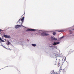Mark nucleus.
I'll return each mask as SVG.
<instances>
[{"mask_svg":"<svg viewBox=\"0 0 74 74\" xmlns=\"http://www.w3.org/2000/svg\"><path fill=\"white\" fill-rule=\"evenodd\" d=\"M21 25H16L15 26V29H18V28H19V27H21V26H23V27H24V26L22 25V23L21 24Z\"/></svg>","mask_w":74,"mask_h":74,"instance_id":"f257e3e1","label":"nucleus"},{"mask_svg":"<svg viewBox=\"0 0 74 74\" xmlns=\"http://www.w3.org/2000/svg\"><path fill=\"white\" fill-rule=\"evenodd\" d=\"M41 35H42V36H49V34H46L44 32H43L41 33Z\"/></svg>","mask_w":74,"mask_h":74,"instance_id":"f03ea898","label":"nucleus"},{"mask_svg":"<svg viewBox=\"0 0 74 74\" xmlns=\"http://www.w3.org/2000/svg\"><path fill=\"white\" fill-rule=\"evenodd\" d=\"M35 30H36V29H27V32H30L31 31H35Z\"/></svg>","mask_w":74,"mask_h":74,"instance_id":"7ed1b4c3","label":"nucleus"},{"mask_svg":"<svg viewBox=\"0 0 74 74\" xmlns=\"http://www.w3.org/2000/svg\"><path fill=\"white\" fill-rule=\"evenodd\" d=\"M3 37H5V38H11V37H10L9 36L5 34H4L3 35Z\"/></svg>","mask_w":74,"mask_h":74,"instance_id":"20e7f679","label":"nucleus"},{"mask_svg":"<svg viewBox=\"0 0 74 74\" xmlns=\"http://www.w3.org/2000/svg\"><path fill=\"white\" fill-rule=\"evenodd\" d=\"M51 39L52 40H57V38H55V37H54L52 36L51 37Z\"/></svg>","mask_w":74,"mask_h":74,"instance_id":"39448f33","label":"nucleus"},{"mask_svg":"<svg viewBox=\"0 0 74 74\" xmlns=\"http://www.w3.org/2000/svg\"><path fill=\"white\" fill-rule=\"evenodd\" d=\"M59 44V42H55L53 44V45H56Z\"/></svg>","mask_w":74,"mask_h":74,"instance_id":"423d86ee","label":"nucleus"},{"mask_svg":"<svg viewBox=\"0 0 74 74\" xmlns=\"http://www.w3.org/2000/svg\"><path fill=\"white\" fill-rule=\"evenodd\" d=\"M24 18H25V17L24 16L21 19V21L23 22L24 21Z\"/></svg>","mask_w":74,"mask_h":74,"instance_id":"0eeeda50","label":"nucleus"},{"mask_svg":"<svg viewBox=\"0 0 74 74\" xmlns=\"http://www.w3.org/2000/svg\"><path fill=\"white\" fill-rule=\"evenodd\" d=\"M58 74V72H56V73H55V72H54V71H53V72L51 73V74Z\"/></svg>","mask_w":74,"mask_h":74,"instance_id":"6e6552de","label":"nucleus"},{"mask_svg":"<svg viewBox=\"0 0 74 74\" xmlns=\"http://www.w3.org/2000/svg\"><path fill=\"white\" fill-rule=\"evenodd\" d=\"M10 44H11V43L10 42V41H8V40L7 45H10Z\"/></svg>","mask_w":74,"mask_h":74,"instance_id":"1a4fd4ad","label":"nucleus"},{"mask_svg":"<svg viewBox=\"0 0 74 74\" xmlns=\"http://www.w3.org/2000/svg\"><path fill=\"white\" fill-rule=\"evenodd\" d=\"M69 32L70 33V34H72V33H73V31H71V30H70V31H69Z\"/></svg>","mask_w":74,"mask_h":74,"instance_id":"9d476101","label":"nucleus"},{"mask_svg":"<svg viewBox=\"0 0 74 74\" xmlns=\"http://www.w3.org/2000/svg\"><path fill=\"white\" fill-rule=\"evenodd\" d=\"M32 46L33 47H36V44H32Z\"/></svg>","mask_w":74,"mask_h":74,"instance_id":"9b49d317","label":"nucleus"},{"mask_svg":"<svg viewBox=\"0 0 74 74\" xmlns=\"http://www.w3.org/2000/svg\"><path fill=\"white\" fill-rule=\"evenodd\" d=\"M58 67H59V66H60V63L59 62L58 63Z\"/></svg>","mask_w":74,"mask_h":74,"instance_id":"f8f14e48","label":"nucleus"},{"mask_svg":"<svg viewBox=\"0 0 74 74\" xmlns=\"http://www.w3.org/2000/svg\"><path fill=\"white\" fill-rule=\"evenodd\" d=\"M53 35L55 36V34H56V32H53Z\"/></svg>","mask_w":74,"mask_h":74,"instance_id":"ddd939ff","label":"nucleus"},{"mask_svg":"<svg viewBox=\"0 0 74 74\" xmlns=\"http://www.w3.org/2000/svg\"><path fill=\"white\" fill-rule=\"evenodd\" d=\"M0 41H3V40H2V39L0 37Z\"/></svg>","mask_w":74,"mask_h":74,"instance_id":"4468645a","label":"nucleus"},{"mask_svg":"<svg viewBox=\"0 0 74 74\" xmlns=\"http://www.w3.org/2000/svg\"><path fill=\"white\" fill-rule=\"evenodd\" d=\"M64 32V31L60 30V31H59L58 32Z\"/></svg>","mask_w":74,"mask_h":74,"instance_id":"2eb2a0df","label":"nucleus"},{"mask_svg":"<svg viewBox=\"0 0 74 74\" xmlns=\"http://www.w3.org/2000/svg\"><path fill=\"white\" fill-rule=\"evenodd\" d=\"M64 37V36H62L60 38V39H62V38H63Z\"/></svg>","mask_w":74,"mask_h":74,"instance_id":"dca6fc26","label":"nucleus"},{"mask_svg":"<svg viewBox=\"0 0 74 74\" xmlns=\"http://www.w3.org/2000/svg\"><path fill=\"white\" fill-rule=\"evenodd\" d=\"M21 21V19H20L18 21V23H19V21Z\"/></svg>","mask_w":74,"mask_h":74,"instance_id":"f3484780","label":"nucleus"},{"mask_svg":"<svg viewBox=\"0 0 74 74\" xmlns=\"http://www.w3.org/2000/svg\"><path fill=\"white\" fill-rule=\"evenodd\" d=\"M54 65H56V63H55L54 64Z\"/></svg>","mask_w":74,"mask_h":74,"instance_id":"a211bd4d","label":"nucleus"},{"mask_svg":"<svg viewBox=\"0 0 74 74\" xmlns=\"http://www.w3.org/2000/svg\"><path fill=\"white\" fill-rule=\"evenodd\" d=\"M0 32H1V30L0 29Z\"/></svg>","mask_w":74,"mask_h":74,"instance_id":"6ab92c4d","label":"nucleus"},{"mask_svg":"<svg viewBox=\"0 0 74 74\" xmlns=\"http://www.w3.org/2000/svg\"><path fill=\"white\" fill-rule=\"evenodd\" d=\"M56 56L55 55V56Z\"/></svg>","mask_w":74,"mask_h":74,"instance_id":"aec40b11","label":"nucleus"},{"mask_svg":"<svg viewBox=\"0 0 74 74\" xmlns=\"http://www.w3.org/2000/svg\"><path fill=\"white\" fill-rule=\"evenodd\" d=\"M73 30H74V28L73 29Z\"/></svg>","mask_w":74,"mask_h":74,"instance_id":"412c9836","label":"nucleus"}]
</instances>
